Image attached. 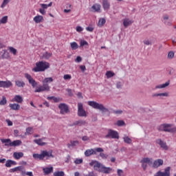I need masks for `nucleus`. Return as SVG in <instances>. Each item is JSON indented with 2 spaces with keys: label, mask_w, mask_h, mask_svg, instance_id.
Instances as JSON below:
<instances>
[{
  "label": "nucleus",
  "mask_w": 176,
  "mask_h": 176,
  "mask_svg": "<svg viewBox=\"0 0 176 176\" xmlns=\"http://www.w3.org/2000/svg\"><path fill=\"white\" fill-rule=\"evenodd\" d=\"M53 82V78H45L43 80V85H39L34 90V93H43V91H50V86L47 83H52Z\"/></svg>",
  "instance_id": "obj_1"
},
{
  "label": "nucleus",
  "mask_w": 176,
  "mask_h": 176,
  "mask_svg": "<svg viewBox=\"0 0 176 176\" xmlns=\"http://www.w3.org/2000/svg\"><path fill=\"white\" fill-rule=\"evenodd\" d=\"M48 68H50V64L45 61H39L36 63V67L32 69L33 72H43Z\"/></svg>",
  "instance_id": "obj_2"
},
{
  "label": "nucleus",
  "mask_w": 176,
  "mask_h": 176,
  "mask_svg": "<svg viewBox=\"0 0 176 176\" xmlns=\"http://www.w3.org/2000/svg\"><path fill=\"white\" fill-rule=\"evenodd\" d=\"M33 157L35 160H43L45 157H46V159H50V157H54V156H53L52 151H41V154H33Z\"/></svg>",
  "instance_id": "obj_3"
},
{
  "label": "nucleus",
  "mask_w": 176,
  "mask_h": 176,
  "mask_svg": "<svg viewBox=\"0 0 176 176\" xmlns=\"http://www.w3.org/2000/svg\"><path fill=\"white\" fill-rule=\"evenodd\" d=\"M87 104H88V105H89V107H91L94 109H98L99 111H101V112H109V110L107 107H104V104H100L97 102L88 101Z\"/></svg>",
  "instance_id": "obj_4"
},
{
  "label": "nucleus",
  "mask_w": 176,
  "mask_h": 176,
  "mask_svg": "<svg viewBox=\"0 0 176 176\" xmlns=\"http://www.w3.org/2000/svg\"><path fill=\"white\" fill-rule=\"evenodd\" d=\"M173 126V124H162L157 129L160 131H165V132H169V133H174L176 131V128H171Z\"/></svg>",
  "instance_id": "obj_5"
},
{
  "label": "nucleus",
  "mask_w": 176,
  "mask_h": 176,
  "mask_svg": "<svg viewBox=\"0 0 176 176\" xmlns=\"http://www.w3.org/2000/svg\"><path fill=\"white\" fill-rule=\"evenodd\" d=\"M97 152H104V149H102V148H100V147H98L96 148L87 149L85 152V155L86 157H89L91 156V155H97Z\"/></svg>",
  "instance_id": "obj_6"
},
{
  "label": "nucleus",
  "mask_w": 176,
  "mask_h": 176,
  "mask_svg": "<svg viewBox=\"0 0 176 176\" xmlns=\"http://www.w3.org/2000/svg\"><path fill=\"white\" fill-rule=\"evenodd\" d=\"M140 163H142V167L143 170H146L148 165L152 166L153 164V160H152V158L145 157L140 161Z\"/></svg>",
  "instance_id": "obj_7"
},
{
  "label": "nucleus",
  "mask_w": 176,
  "mask_h": 176,
  "mask_svg": "<svg viewBox=\"0 0 176 176\" xmlns=\"http://www.w3.org/2000/svg\"><path fill=\"white\" fill-rule=\"evenodd\" d=\"M89 166H91V167H94V170L96 171H100V173H101V170L102 169V166L104 165L98 161H91L89 163Z\"/></svg>",
  "instance_id": "obj_8"
},
{
  "label": "nucleus",
  "mask_w": 176,
  "mask_h": 176,
  "mask_svg": "<svg viewBox=\"0 0 176 176\" xmlns=\"http://www.w3.org/2000/svg\"><path fill=\"white\" fill-rule=\"evenodd\" d=\"M78 116L82 118L87 117V113L83 109V104L80 102L78 103Z\"/></svg>",
  "instance_id": "obj_9"
},
{
  "label": "nucleus",
  "mask_w": 176,
  "mask_h": 176,
  "mask_svg": "<svg viewBox=\"0 0 176 176\" xmlns=\"http://www.w3.org/2000/svg\"><path fill=\"white\" fill-rule=\"evenodd\" d=\"M105 138H113V139L119 140V133L116 131L109 129L108 133L105 136Z\"/></svg>",
  "instance_id": "obj_10"
},
{
  "label": "nucleus",
  "mask_w": 176,
  "mask_h": 176,
  "mask_svg": "<svg viewBox=\"0 0 176 176\" xmlns=\"http://www.w3.org/2000/svg\"><path fill=\"white\" fill-rule=\"evenodd\" d=\"M52 5H53L52 2H50L49 4L41 3L40 4L41 8L39 9L38 12L41 14L45 15L46 14V9H47V8H50Z\"/></svg>",
  "instance_id": "obj_11"
},
{
  "label": "nucleus",
  "mask_w": 176,
  "mask_h": 176,
  "mask_svg": "<svg viewBox=\"0 0 176 176\" xmlns=\"http://www.w3.org/2000/svg\"><path fill=\"white\" fill-rule=\"evenodd\" d=\"M25 78L28 80L30 85H31L32 87H36V85H38L36 81L32 78V76H31L30 74H28V73L25 74Z\"/></svg>",
  "instance_id": "obj_12"
},
{
  "label": "nucleus",
  "mask_w": 176,
  "mask_h": 176,
  "mask_svg": "<svg viewBox=\"0 0 176 176\" xmlns=\"http://www.w3.org/2000/svg\"><path fill=\"white\" fill-rule=\"evenodd\" d=\"M58 108L60 110V113L62 115H65V113H68V112H69L68 105L65 104V103H60L58 105Z\"/></svg>",
  "instance_id": "obj_13"
},
{
  "label": "nucleus",
  "mask_w": 176,
  "mask_h": 176,
  "mask_svg": "<svg viewBox=\"0 0 176 176\" xmlns=\"http://www.w3.org/2000/svg\"><path fill=\"white\" fill-rule=\"evenodd\" d=\"M156 143L160 145V146L164 151H168V146L166 142L162 140V139H158L156 140Z\"/></svg>",
  "instance_id": "obj_14"
},
{
  "label": "nucleus",
  "mask_w": 176,
  "mask_h": 176,
  "mask_svg": "<svg viewBox=\"0 0 176 176\" xmlns=\"http://www.w3.org/2000/svg\"><path fill=\"white\" fill-rule=\"evenodd\" d=\"M171 170V167H167L164 169V172L159 171L157 173L156 176H170L171 174L170 170Z\"/></svg>",
  "instance_id": "obj_15"
},
{
  "label": "nucleus",
  "mask_w": 176,
  "mask_h": 176,
  "mask_svg": "<svg viewBox=\"0 0 176 176\" xmlns=\"http://www.w3.org/2000/svg\"><path fill=\"white\" fill-rule=\"evenodd\" d=\"M102 5L103 6L104 10H109V8H111L109 0H102Z\"/></svg>",
  "instance_id": "obj_16"
},
{
  "label": "nucleus",
  "mask_w": 176,
  "mask_h": 176,
  "mask_svg": "<svg viewBox=\"0 0 176 176\" xmlns=\"http://www.w3.org/2000/svg\"><path fill=\"white\" fill-rule=\"evenodd\" d=\"M133 21L131 19H129L128 18L123 19V25L125 27V28H127L129 25H131L133 24Z\"/></svg>",
  "instance_id": "obj_17"
},
{
  "label": "nucleus",
  "mask_w": 176,
  "mask_h": 176,
  "mask_svg": "<svg viewBox=\"0 0 176 176\" xmlns=\"http://www.w3.org/2000/svg\"><path fill=\"white\" fill-rule=\"evenodd\" d=\"M12 86V82L10 81H1L0 80V87L8 88Z\"/></svg>",
  "instance_id": "obj_18"
},
{
  "label": "nucleus",
  "mask_w": 176,
  "mask_h": 176,
  "mask_svg": "<svg viewBox=\"0 0 176 176\" xmlns=\"http://www.w3.org/2000/svg\"><path fill=\"white\" fill-rule=\"evenodd\" d=\"M100 173H104V174H109L112 173V168L109 167H105L104 165L102 167Z\"/></svg>",
  "instance_id": "obj_19"
},
{
  "label": "nucleus",
  "mask_w": 176,
  "mask_h": 176,
  "mask_svg": "<svg viewBox=\"0 0 176 176\" xmlns=\"http://www.w3.org/2000/svg\"><path fill=\"white\" fill-rule=\"evenodd\" d=\"M33 20L36 24H39V23H42V21H43V16L41 15H37L34 17Z\"/></svg>",
  "instance_id": "obj_20"
},
{
  "label": "nucleus",
  "mask_w": 176,
  "mask_h": 176,
  "mask_svg": "<svg viewBox=\"0 0 176 176\" xmlns=\"http://www.w3.org/2000/svg\"><path fill=\"white\" fill-rule=\"evenodd\" d=\"M91 9L93 10V12H100V10H101V5L95 3L92 6Z\"/></svg>",
  "instance_id": "obj_21"
},
{
  "label": "nucleus",
  "mask_w": 176,
  "mask_h": 176,
  "mask_svg": "<svg viewBox=\"0 0 176 176\" xmlns=\"http://www.w3.org/2000/svg\"><path fill=\"white\" fill-rule=\"evenodd\" d=\"M15 171H21V175L25 176V169L23 166L15 167Z\"/></svg>",
  "instance_id": "obj_22"
},
{
  "label": "nucleus",
  "mask_w": 176,
  "mask_h": 176,
  "mask_svg": "<svg viewBox=\"0 0 176 176\" xmlns=\"http://www.w3.org/2000/svg\"><path fill=\"white\" fill-rule=\"evenodd\" d=\"M23 156H24V153H23L22 152H19V153L15 152L13 153V157H14V159H16V160L21 159Z\"/></svg>",
  "instance_id": "obj_23"
},
{
  "label": "nucleus",
  "mask_w": 176,
  "mask_h": 176,
  "mask_svg": "<svg viewBox=\"0 0 176 176\" xmlns=\"http://www.w3.org/2000/svg\"><path fill=\"white\" fill-rule=\"evenodd\" d=\"M9 107L12 111H19V109H20V104L16 103L10 104Z\"/></svg>",
  "instance_id": "obj_24"
},
{
  "label": "nucleus",
  "mask_w": 176,
  "mask_h": 176,
  "mask_svg": "<svg viewBox=\"0 0 176 176\" xmlns=\"http://www.w3.org/2000/svg\"><path fill=\"white\" fill-rule=\"evenodd\" d=\"M164 162L162 159H158L155 161V168H158L162 166Z\"/></svg>",
  "instance_id": "obj_25"
},
{
  "label": "nucleus",
  "mask_w": 176,
  "mask_h": 176,
  "mask_svg": "<svg viewBox=\"0 0 176 176\" xmlns=\"http://www.w3.org/2000/svg\"><path fill=\"white\" fill-rule=\"evenodd\" d=\"M12 101L21 104V102H23V97H21L20 95H16Z\"/></svg>",
  "instance_id": "obj_26"
},
{
  "label": "nucleus",
  "mask_w": 176,
  "mask_h": 176,
  "mask_svg": "<svg viewBox=\"0 0 176 176\" xmlns=\"http://www.w3.org/2000/svg\"><path fill=\"white\" fill-rule=\"evenodd\" d=\"M43 140H45V138L42 139L34 140V142H35V144H37V145H39L40 146H44V145H46V142H42Z\"/></svg>",
  "instance_id": "obj_27"
},
{
  "label": "nucleus",
  "mask_w": 176,
  "mask_h": 176,
  "mask_svg": "<svg viewBox=\"0 0 176 176\" xmlns=\"http://www.w3.org/2000/svg\"><path fill=\"white\" fill-rule=\"evenodd\" d=\"M86 124V122L85 120H78L73 123L72 126H85Z\"/></svg>",
  "instance_id": "obj_28"
},
{
  "label": "nucleus",
  "mask_w": 176,
  "mask_h": 176,
  "mask_svg": "<svg viewBox=\"0 0 176 176\" xmlns=\"http://www.w3.org/2000/svg\"><path fill=\"white\" fill-rule=\"evenodd\" d=\"M1 141L3 144H5L6 146H12L10 139H1Z\"/></svg>",
  "instance_id": "obj_29"
},
{
  "label": "nucleus",
  "mask_w": 176,
  "mask_h": 176,
  "mask_svg": "<svg viewBox=\"0 0 176 176\" xmlns=\"http://www.w3.org/2000/svg\"><path fill=\"white\" fill-rule=\"evenodd\" d=\"M17 163L13 160H8L6 163V167H12V166H16Z\"/></svg>",
  "instance_id": "obj_30"
},
{
  "label": "nucleus",
  "mask_w": 176,
  "mask_h": 176,
  "mask_svg": "<svg viewBox=\"0 0 176 176\" xmlns=\"http://www.w3.org/2000/svg\"><path fill=\"white\" fill-rule=\"evenodd\" d=\"M15 85L17 86V87H24V86H25V82L20 80H15Z\"/></svg>",
  "instance_id": "obj_31"
},
{
  "label": "nucleus",
  "mask_w": 176,
  "mask_h": 176,
  "mask_svg": "<svg viewBox=\"0 0 176 176\" xmlns=\"http://www.w3.org/2000/svg\"><path fill=\"white\" fill-rule=\"evenodd\" d=\"M43 171L45 175H47L48 174H50V173H53V167L43 168Z\"/></svg>",
  "instance_id": "obj_32"
},
{
  "label": "nucleus",
  "mask_w": 176,
  "mask_h": 176,
  "mask_svg": "<svg viewBox=\"0 0 176 176\" xmlns=\"http://www.w3.org/2000/svg\"><path fill=\"white\" fill-rule=\"evenodd\" d=\"M170 85V81H166L164 84H160V85H157L155 87L156 89H164Z\"/></svg>",
  "instance_id": "obj_33"
},
{
  "label": "nucleus",
  "mask_w": 176,
  "mask_h": 176,
  "mask_svg": "<svg viewBox=\"0 0 176 176\" xmlns=\"http://www.w3.org/2000/svg\"><path fill=\"white\" fill-rule=\"evenodd\" d=\"M79 144V141H70V143L67 144V147L71 148V146H76V145Z\"/></svg>",
  "instance_id": "obj_34"
},
{
  "label": "nucleus",
  "mask_w": 176,
  "mask_h": 176,
  "mask_svg": "<svg viewBox=\"0 0 176 176\" xmlns=\"http://www.w3.org/2000/svg\"><path fill=\"white\" fill-rule=\"evenodd\" d=\"M123 140H124V142H125V144H130L133 143V140L129 136H124L123 138Z\"/></svg>",
  "instance_id": "obj_35"
},
{
  "label": "nucleus",
  "mask_w": 176,
  "mask_h": 176,
  "mask_svg": "<svg viewBox=\"0 0 176 176\" xmlns=\"http://www.w3.org/2000/svg\"><path fill=\"white\" fill-rule=\"evenodd\" d=\"M21 144H22L21 140H14L12 142L11 146H20Z\"/></svg>",
  "instance_id": "obj_36"
},
{
  "label": "nucleus",
  "mask_w": 176,
  "mask_h": 176,
  "mask_svg": "<svg viewBox=\"0 0 176 176\" xmlns=\"http://www.w3.org/2000/svg\"><path fill=\"white\" fill-rule=\"evenodd\" d=\"M10 56L9 55V52L6 50H3L2 58H9Z\"/></svg>",
  "instance_id": "obj_37"
},
{
  "label": "nucleus",
  "mask_w": 176,
  "mask_h": 176,
  "mask_svg": "<svg viewBox=\"0 0 176 176\" xmlns=\"http://www.w3.org/2000/svg\"><path fill=\"white\" fill-rule=\"evenodd\" d=\"M70 46H71L72 50H76V49H78V47H79V45H78V43H76V42L71 43Z\"/></svg>",
  "instance_id": "obj_38"
},
{
  "label": "nucleus",
  "mask_w": 176,
  "mask_h": 176,
  "mask_svg": "<svg viewBox=\"0 0 176 176\" xmlns=\"http://www.w3.org/2000/svg\"><path fill=\"white\" fill-rule=\"evenodd\" d=\"M8 50H10V53H12L14 56H16L17 54V50H16L13 47H8Z\"/></svg>",
  "instance_id": "obj_39"
},
{
  "label": "nucleus",
  "mask_w": 176,
  "mask_h": 176,
  "mask_svg": "<svg viewBox=\"0 0 176 176\" xmlns=\"http://www.w3.org/2000/svg\"><path fill=\"white\" fill-rule=\"evenodd\" d=\"M80 46L83 47V46H89V43L85 40H81L80 42Z\"/></svg>",
  "instance_id": "obj_40"
},
{
  "label": "nucleus",
  "mask_w": 176,
  "mask_h": 176,
  "mask_svg": "<svg viewBox=\"0 0 176 176\" xmlns=\"http://www.w3.org/2000/svg\"><path fill=\"white\" fill-rule=\"evenodd\" d=\"M65 173L63 171H56L54 173V176H65Z\"/></svg>",
  "instance_id": "obj_41"
},
{
  "label": "nucleus",
  "mask_w": 176,
  "mask_h": 176,
  "mask_svg": "<svg viewBox=\"0 0 176 176\" xmlns=\"http://www.w3.org/2000/svg\"><path fill=\"white\" fill-rule=\"evenodd\" d=\"M52 57V54L45 52L43 55V58H45V60H49V58Z\"/></svg>",
  "instance_id": "obj_42"
},
{
  "label": "nucleus",
  "mask_w": 176,
  "mask_h": 176,
  "mask_svg": "<svg viewBox=\"0 0 176 176\" xmlns=\"http://www.w3.org/2000/svg\"><path fill=\"white\" fill-rule=\"evenodd\" d=\"M116 124L119 127H120L122 126H126V123L123 120H118L117 122H116Z\"/></svg>",
  "instance_id": "obj_43"
},
{
  "label": "nucleus",
  "mask_w": 176,
  "mask_h": 176,
  "mask_svg": "<svg viewBox=\"0 0 176 176\" xmlns=\"http://www.w3.org/2000/svg\"><path fill=\"white\" fill-rule=\"evenodd\" d=\"M105 23H106L105 19H100L98 21V26L102 27V25H104Z\"/></svg>",
  "instance_id": "obj_44"
},
{
  "label": "nucleus",
  "mask_w": 176,
  "mask_h": 176,
  "mask_svg": "<svg viewBox=\"0 0 176 176\" xmlns=\"http://www.w3.org/2000/svg\"><path fill=\"white\" fill-rule=\"evenodd\" d=\"M106 76H107V78H112L113 76H115V73L111 71H108L106 73Z\"/></svg>",
  "instance_id": "obj_45"
},
{
  "label": "nucleus",
  "mask_w": 176,
  "mask_h": 176,
  "mask_svg": "<svg viewBox=\"0 0 176 176\" xmlns=\"http://www.w3.org/2000/svg\"><path fill=\"white\" fill-rule=\"evenodd\" d=\"M0 23H1V24H6L8 23V16H3L1 21Z\"/></svg>",
  "instance_id": "obj_46"
},
{
  "label": "nucleus",
  "mask_w": 176,
  "mask_h": 176,
  "mask_svg": "<svg viewBox=\"0 0 176 176\" xmlns=\"http://www.w3.org/2000/svg\"><path fill=\"white\" fill-rule=\"evenodd\" d=\"M155 96H160V97H168V93H163V94H156Z\"/></svg>",
  "instance_id": "obj_47"
},
{
  "label": "nucleus",
  "mask_w": 176,
  "mask_h": 176,
  "mask_svg": "<svg viewBox=\"0 0 176 176\" xmlns=\"http://www.w3.org/2000/svg\"><path fill=\"white\" fill-rule=\"evenodd\" d=\"M6 102H8V101L6 100V98L5 96H3L2 100L0 101V105H6Z\"/></svg>",
  "instance_id": "obj_48"
},
{
  "label": "nucleus",
  "mask_w": 176,
  "mask_h": 176,
  "mask_svg": "<svg viewBox=\"0 0 176 176\" xmlns=\"http://www.w3.org/2000/svg\"><path fill=\"white\" fill-rule=\"evenodd\" d=\"M63 78L65 80H71V79H72V76L69 74H65L64 75Z\"/></svg>",
  "instance_id": "obj_49"
},
{
  "label": "nucleus",
  "mask_w": 176,
  "mask_h": 176,
  "mask_svg": "<svg viewBox=\"0 0 176 176\" xmlns=\"http://www.w3.org/2000/svg\"><path fill=\"white\" fill-rule=\"evenodd\" d=\"M32 130H33L32 127L27 128L25 134H28V135L32 134Z\"/></svg>",
  "instance_id": "obj_50"
},
{
  "label": "nucleus",
  "mask_w": 176,
  "mask_h": 176,
  "mask_svg": "<svg viewBox=\"0 0 176 176\" xmlns=\"http://www.w3.org/2000/svg\"><path fill=\"white\" fill-rule=\"evenodd\" d=\"M75 164H82L83 163V159H76L74 161Z\"/></svg>",
  "instance_id": "obj_51"
},
{
  "label": "nucleus",
  "mask_w": 176,
  "mask_h": 176,
  "mask_svg": "<svg viewBox=\"0 0 176 176\" xmlns=\"http://www.w3.org/2000/svg\"><path fill=\"white\" fill-rule=\"evenodd\" d=\"M10 2V0H3V3L1 4V8H5Z\"/></svg>",
  "instance_id": "obj_52"
},
{
  "label": "nucleus",
  "mask_w": 176,
  "mask_h": 176,
  "mask_svg": "<svg viewBox=\"0 0 176 176\" xmlns=\"http://www.w3.org/2000/svg\"><path fill=\"white\" fill-rule=\"evenodd\" d=\"M143 42L144 45H152V41L149 39H145Z\"/></svg>",
  "instance_id": "obj_53"
},
{
  "label": "nucleus",
  "mask_w": 176,
  "mask_h": 176,
  "mask_svg": "<svg viewBox=\"0 0 176 176\" xmlns=\"http://www.w3.org/2000/svg\"><path fill=\"white\" fill-rule=\"evenodd\" d=\"M100 157H102V159H107V157H108V155H107V154H105L102 152H100Z\"/></svg>",
  "instance_id": "obj_54"
},
{
  "label": "nucleus",
  "mask_w": 176,
  "mask_h": 176,
  "mask_svg": "<svg viewBox=\"0 0 176 176\" xmlns=\"http://www.w3.org/2000/svg\"><path fill=\"white\" fill-rule=\"evenodd\" d=\"M117 173L118 176H123V174H124L123 170L118 169Z\"/></svg>",
  "instance_id": "obj_55"
},
{
  "label": "nucleus",
  "mask_w": 176,
  "mask_h": 176,
  "mask_svg": "<svg viewBox=\"0 0 176 176\" xmlns=\"http://www.w3.org/2000/svg\"><path fill=\"white\" fill-rule=\"evenodd\" d=\"M168 58H174V52H173V51H170V52H168Z\"/></svg>",
  "instance_id": "obj_56"
},
{
  "label": "nucleus",
  "mask_w": 176,
  "mask_h": 176,
  "mask_svg": "<svg viewBox=\"0 0 176 176\" xmlns=\"http://www.w3.org/2000/svg\"><path fill=\"white\" fill-rule=\"evenodd\" d=\"M86 30L89 32H93V31H94V28L91 27V26H89L86 28Z\"/></svg>",
  "instance_id": "obj_57"
},
{
  "label": "nucleus",
  "mask_w": 176,
  "mask_h": 176,
  "mask_svg": "<svg viewBox=\"0 0 176 176\" xmlns=\"http://www.w3.org/2000/svg\"><path fill=\"white\" fill-rule=\"evenodd\" d=\"M113 113H116V115H122V113H123V111L116 110V111H113Z\"/></svg>",
  "instance_id": "obj_58"
},
{
  "label": "nucleus",
  "mask_w": 176,
  "mask_h": 176,
  "mask_svg": "<svg viewBox=\"0 0 176 176\" xmlns=\"http://www.w3.org/2000/svg\"><path fill=\"white\" fill-rule=\"evenodd\" d=\"M123 86L122 82H118L116 84L117 89H120Z\"/></svg>",
  "instance_id": "obj_59"
},
{
  "label": "nucleus",
  "mask_w": 176,
  "mask_h": 176,
  "mask_svg": "<svg viewBox=\"0 0 176 176\" xmlns=\"http://www.w3.org/2000/svg\"><path fill=\"white\" fill-rule=\"evenodd\" d=\"M84 176H97L95 175L94 172H89L88 174L85 175Z\"/></svg>",
  "instance_id": "obj_60"
},
{
  "label": "nucleus",
  "mask_w": 176,
  "mask_h": 176,
  "mask_svg": "<svg viewBox=\"0 0 176 176\" xmlns=\"http://www.w3.org/2000/svg\"><path fill=\"white\" fill-rule=\"evenodd\" d=\"M76 31H77V32H82V31H83V28H82V27H80V26H78L76 28Z\"/></svg>",
  "instance_id": "obj_61"
},
{
  "label": "nucleus",
  "mask_w": 176,
  "mask_h": 176,
  "mask_svg": "<svg viewBox=\"0 0 176 176\" xmlns=\"http://www.w3.org/2000/svg\"><path fill=\"white\" fill-rule=\"evenodd\" d=\"M80 69H81V71H82V72H85L86 71V66H85V65H80Z\"/></svg>",
  "instance_id": "obj_62"
},
{
  "label": "nucleus",
  "mask_w": 176,
  "mask_h": 176,
  "mask_svg": "<svg viewBox=\"0 0 176 176\" xmlns=\"http://www.w3.org/2000/svg\"><path fill=\"white\" fill-rule=\"evenodd\" d=\"M168 19H169L168 15H167V14L164 15V16H163L164 23V21H167L168 20Z\"/></svg>",
  "instance_id": "obj_63"
},
{
  "label": "nucleus",
  "mask_w": 176,
  "mask_h": 176,
  "mask_svg": "<svg viewBox=\"0 0 176 176\" xmlns=\"http://www.w3.org/2000/svg\"><path fill=\"white\" fill-rule=\"evenodd\" d=\"M82 141H89V140H90V138L87 136H83L82 138Z\"/></svg>",
  "instance_id": "obj_64"
}]
</instances>
